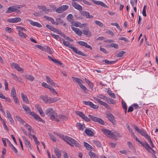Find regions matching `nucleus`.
Listing matches in <instances>:
<instances>
[{"label":"nucleus","mask_w":158,"mask_h":158,"mask_svg":"<svg viewBox=\"0 0 158 158\" xmlns=\"http://www.w3.org/2000/svg\"><path fill=\"white\" fill-rule=\"evenodd\" d=\"M46 27L52 31H53L54 29H55V27H54L49 24H47Z\"/></svg>","instance_id":"nucleus-47"},{"label":"nucleus","mask_w":158,"mask_h":158,"mask_svg":"<svg viewBox=\"0 0 158 158\" xmlns=\"http://www.w3.org/2000/svg\"><path fill=\"white\" fill-rule=\"evenodd\" d=\"M122 105L123 106V109L124 110L125 114H126L127 113V106L125 102L123 101L122 102Z\"/></svg>","instance_id":"nucleus-37"},{"label":"nucleus","mask_w":158,"mask_h":158,"mask_svg":"<svg viewBox=\"0 0 158 158\" xmlns=\"http://www.w3.org/2000/svg\"><path fill=\"white\" fill-rule=\"evenodd\" d=\"M63 44L67 47L69 46V45L70 44V43L68 41H65L64 40H63Z\"/></svg>","instance_id":"nucleus-62"},{"label":"nucleus","mask_w":158,"mask_h":158,"mask_svg":"<svg viewBox=\"0 0 158 158\" xmlns=\"http://www.w3.org/2000/svg\"><path fill=\"white\" fill-rule=\"evenodd\" d=\"M95 23L97 25L101 27H102L104 26L103 24L99 21L95 20Z\"/></svg>","instance_id":"nucleus-51"},{"label":"nucleus","mask_w":158,"mask_h":158,"mask_svg":"<svg viewBox=\"0 0 158 158\" xmlns=\"http://www.w3.org/2000/svg\"><path fill=\"white\" fill-rule=\"evenodd\" d=\"M76 126L78 127L79 130H83L85 127L84 124H82L80 123H77Z\"/></svg>","instance_id":"nucleus-26"},{"label":"nucleus","mask_w":158,"mask_h":158,"mask_svg":"<svg viewBox=\"0 0 158 158\" xmlns=\"http://www.w3.org/2000/svg\"><path fill=\"white\" fill-rule=\"evenodd\" d=\"M18 31V34L19 36H20L21 37L23 38H25L27 37V35L26 34L21 31L20 30H19Z\"/></svg>","instance_id":"nucleus-39"},{"label":"nucleus","mask_w":158,"mask_h":158,"mask_svg":"<svg viewBox=\"0 0 158 158\" xmlns=\"http://www.w3.org/2000/svg\"><path fill=\"white\" fill-rule=\"evenodd\" d=\"M48 57L49 59L51 60L53 62L55 63L56 64L60 66H61L62 65V64L60 62V61H58V60H57L56 59H53L52 57L49 56H48Z\"/></svg>","instance_id":"nucleus-17"},{"label":"nucleus","mask_w":158,"mask_h":158,"mask_svg":"<svg viewBox=\"0 0 158 158\" xmlns=\"http://www.w3.org/2000/svg\"><path fill=\"white\" fill-rule=\"evenodd\" d=\"M94 100L97 101L100 105L104 106L106 108L108 109L110 108V106L106 103L101 101L100 99H99L98 98H95Z\"/></svg>","instance_id":"nucleus-12"},{"label":"nucleus","mask_w":158,"mask_h":158,"mask_svg":"<svg viewBox=\"0 0 158 158\" xmlns=\"http://www.w3.org/2000/svg\"><path fill=\"white\" fill-rule=\"evenodd\" d=\"M7 21L10 23H15L19 22L21 20V19L19 17L13 18H9L6 19Z\"/></svg>","instance_id":"nucleus-10"},{"label":"nucleus","mask_w":158,"mask_h":158,"mask_svg":"<svg viewBox=\"0 0 158 158\" xmlns=\"http://www.w3.org/2000/svg\"><path fill=\"white\" fill-rule=\"evenodd\" d=\"M56 11L58 13H61L63 12V11L60 7L57 8L56 10Z\"/></svg>","instance_id":"nucleus-61"},{"label":"nucleus","mask_w":158,"mask_h":158,"mask_svg":"<svg viewBox=\"0 0 158 158\" xmlns=\"http://www.w3.org/2000/svg\"><path fill=\"white\" fill-rule=\"evenodd\" d=\"M72 79L75 81L76 82L78 83L79 85L81 84V82H82V80L81 79L74 77H72Z\"/></svg>","instance_id":"nucleus-27"},{"label":"nucleus","mask_w":158,"mask_h":158,"mask_svg":"<svg viewBox=\"0 0 158 158\" xmlns=\"http://www.w3.org/2000/svg\"><path fill=\"white\" fill-rule=\"evenodd\" d=\"M91 104L90 105V107L94 109H98V106L97 105L94 104L93 103L91 102Z\"/></svg>","instance_id":"nucleus-56"},{"label":"nucleus","mask_w":158,"mask_h":158,"mask_svg":"<svg viewBox=\"0 0 158 158\" xmlns=\"http://www.w3.org/2000/svg\"><path fill=\"white\" fill-rule=\"evenodd\" d=\"M21 97L23 101L26 103H29V101L26 96H25L23 93H21Z\"/></svg>","instance_id":"nucleus-21"},{"label":"nucleus","mask_w":158,"mask_h":158,"mask_svg":"<svg viewBox=\"0 0 158 158\" xmlns=\"http://www.w3.org/2000/svg\"><path fill=\"white\" fill-rule=\"evenodd\" d=\"M94 143L98 147H101V144L100 142L97 140H94L93 141Z\"/></svg>","instance_id":"nucleus-48"},{"label":"nucleus","mask_w":158,"mask_h":158,"mask_svg":"<svg viewBox=\"0 0 158 158\" xmlns=\"http://www.w3.org/2000/svg\"><path fill=\"white\" fill-rule=\"evenodd\" d=\"M116 61H109L106 59L102 60V62H105L106 64H111L115 63Z\"/></svg>","instance_id":"nucleus-33"},{"label":"nucleus","mask_w":158,"mask_h":158,"mask_svg":"<svg viewBox=\"0 0 158 158\" xmlns=\"http://www.w3.org/2000/svg\"><path fill=\"white\" fill-rule=\"evenodd\" d=\"M48 21H51L53 24L56 25H57L58 24V23L57 22H55L54 19L50 17V18H49Z\"/></svg>","instance_id":"nucleus-54"},{"label":"nucleus","mask_w":158,"mask_h":158,"mask_svg":"<svg viewBox=\"0 0 158 158\" xmlns=\"http://www.w3.org/2000/svg\"><path fill=\"white\" fill-rule=\"evenodd\" d=\"M107 97L105 96H104L102 94L98 95L97 96V97H94V99L95 98H98L99 99H101L105 100H106Z\"/></svg>","instance_id":"nucleus-35"},{"label":"nucleus","mask_w":158,"mask_h":158,"mask_svg":"<svg viewBox=\"0 0 158 158\" xmlns=\"http://www.w3.org/2000/svg\"><path fill=\"white\" fill-rule=\"evenodd\" d=\"M25 77L31 81H33L34 79V77L31 75H27L25 76Z\"/></svg>","instance_id":"nucleus-38"},{"label":"nucleus","mask_w":158,"mask_h":158,"mask_svg":"<svg viewBox=\"0 0 158 158\" xmlns=\"http://www.w3.org/2000/svg\"><path fill=\"white\" fill-rule=\"evenodd\" d=\"M133 127L141 135L143 136L146 139H147L150 137L147 132L143 129H139L135 125H133Z\"/></svg>","instance_id":"nucleus-6"},{"label":"nucleus","mask_w":158,"mask_h":158,"mask_svg":"<svg viewBox=\"0 0 158 158\" xmlns=\"http://www.w3.org/2000/svg\"><path fill=\"white\" fill-rule=\"evenodd\" d=\"M67 119V117L65 116L62 114H59L58 115V117L57 119L59 120V121L57 122H60L62 120H66Z\"/></svg>","instance_id":"nucleus-23"},{"label":"nucleus","mask_w":158,"mask_h":158,"mask_svg":"<svg viewBox=\"0 0 158 158\" xmlns=\"http://www.w3.org/2000/svg\"><path fill=\"white\" fill-rule=\"evenodd\" d=\"M140 143L147 150H149V148L150 146L148 144L146 141L144 142H140Z\"/></svg>","instance_id":"nucleus-24"},{"label":"nucleus","mask_w":158,"mask_h":158,"mask_svg":"<svg viewBox=\"0 0 158 158\" xmlns=\"http://www.w3.org/2000/svg\"><path fill=\"white\" fill-rule=\"evenodd\" d=\"M81 15L82 16H85L87 19L92 18L93 16L92 15H90L89 13L87 11H83L81 13Z\"/></svg>","instance_id":"nucleus-14"},{"label":"nucleus","mask_w":158,"mask_h":158,"mask_svg":"<svg viewBox=\"0 0 158 158\" xmlns=\"http://www.w3.org/2000/svg\"><path fill=\"white\" fill-rule=\"evenodd\" d=\"M74 52L76 53L77 54H78L79 55H80L83 56H87L86 55L84 54L82 52L80 51H77H77L75 52L74 51Z\"/></svg>","instance_id":"nucleus-44"},{"label":"nucleus","mask_w":158,"mask_h":158,"mask_svg":"<svg viewBox=\"0 0 158 158\" xmlns=\"http://www.w3.org/2000/svg\"><path fill=\"white\" fill-rule=\"evenodd\" d=\"M75 113L81 117L82 118L84 116V114L82 112L79 111H76Z\"/></svg>","instance_id":"nucleus-43"},{"label":"nucleus","mask_w":158,"mask_h":158,"mask_svg":"<svg viewBox=\"0 0 158 158\" xmlns=\"http://www.w3.org/2000/svg\"><path fill=\"white\" fill-rule=\"evenodd\" d=\"M55 152L57 156V158H60L61 156V153L60 152L59 150L57 148H55L54 149Z\"/></svg>","instance_id":"nucleus-25"},{"label":"nucleus","mask_w":158,"mask_h":158,"mask_svg":"<svg viewBox=\"0 0 158 158\" xmlns=\"http://www.w3.org/2000/svg\"><path fill=\"white\" fill-rule=\"evenodd\" d=\"M107 117L109 120L112 123H114L115 121L113 115L111 114H107Z\"/></svg>","instance_id":"nucleus-19"},{"label":"nucleus","mask_w":158,"mask_h":158,"mask_svg":"<svg viewBox=\"0 0 158 158\" xmlns=\"http://www.w3.org/2000/svg\"><path fill=\"white\" fill-rule=\"evenodd\" d=\"M106 101L109 103L114 104L115 103L114 100L107 97V98H106Z\"/></svg>","instance_id":"nucleus-36"},{"label":"nucleus","mask_w":158,"mask_h":158,"mask_svg":"<svg viewBox=\"0 0 158 158\" xmlns=\"http://www.w3.org/2000/svg\"><path fill=\"white\" fill-rule=\"evenodd\" d=\"M137 0H131L130 2L132 6L134 7L135 5H136Z\"/></svg>","instance_id":"nucleus-55"},{"label":"nucleus","mask_w":158,"mask_h":158,"mask_svg":"<svg viewBox=\"0 0 158 158\" xmlns=\"http://www.w3.org/2000/svg\"><path fill=\"white\" fill-rule=\"evenodd\" d=\"M84 145L87 150H91L93 148L92 147L86 142H84Z\"/></svg>","instance_id":"nucleus-31"},{"label":"nucleus","mask_w":158,"mask_h":158,"mask_svg":"<svg viewBox=\"0 0 158 158\" xmlns=\"http://www.w3.org/2000/svg\"><path fill=\"white\" fill-rule=\"evenodd\" d=\"M85 82L88 84L90 88L92 89L93 88V83L86 78H85Z\"/></svg>","instance_id":"nucleus-34"},{"label":"nucleus","mask_w":158,"mask_h":158,"mask_svg":"<svg viewBox=\"0 0 158 158\" xmlns=\"http://www.w3.org/2000/svg\"><path fill=\"white\" fill-rule=\"evenodd\" d=\"M16 118L18 121H19L20 122H21L23 124H24V123H25V122H24V120L19 117L18 116H16Z\"/></svg>","instance_id":"nucleus-53"},{"label":"nucleus","mask_w":158,"mask_h":158,"mask_svg":"<svg viewBox=\"0 0 158 158\" xmlns=\"http://www.w3.org/2000/svg\"><path fill=\"white\" fill-rule=\"evenodd\" d=\"M22 107L27 114L31 115L36 120L42 122L43 123H45V121L43 120L36 113L33 112H31L30 108L28 106L24 105H23Z\"/></svg>","instance_id":"nucleus-1"},{"label":"nucleus","mask_w":158,"mask_h":158,"mask_svg":"<svg viewBox=\"0 0 158 158\" xmlns=\"http://www.w3.org/2000/svg\"><path fill=\"white\" fill-rule=\"evenodd\" d=\"M101 130L106 135H110L112 137H113L114 138H115L116 136H118V133H114L115 135L113 133H112L111 131L106 129H102Z\"/></svg>","instance_id":"nucleus-8"},{"label":"nucleus","mask_w":158,"mask_h":158,"mask_svg":"<svg viewBox=\"0 0 158 158\" xmlns=\"http://www.w3.org/2000/svg\"><path fill=\"white\" fill-rule=\"evenodd\" d=\"M67 19L68 21L72 23L74 20V18L72 14H69L67 16Z\"/></svg>","instance_id":"nucleus-30"},{"label":"nucleus","mask_w":158,"mask_h":158,"mask_svg":"<svg viewBox=\"0 0 158 158\" xmlns=\"http://www.w3.org/2000/svg\"><path fill=\"white\" fill-rule=\"evenodd\" d=\"M88 116L90 119L93 121L98 123L102 125H104L105 124L104 121L101 118L94 116L89 115Z\"/></svg>","instance_id":"nucleus-7"},{"label":"nucleus","mask_w":158,"mask_h":158,"mask_svg":"<svg viewBox=\"0 0 158 158\" xmlns=\"http://www.w3.org/2000/svg\"><path fill=\"white\" fill-rule=\"evenodd\" d=\"M51 93L54 95L58 96V94L56 90L52 87H50L49 89Z\"/></svg>","instance_id":"nucleus-29"},{"label":"nucleus","mask_w":158,"mask_h":158,"mask_svg":"<svg viewBox=\"0 0 158 158\" xmlns=\"http://www.w3.org/2000/svg\"><path fill=\"white\" fill-rule=\"evenodd\" d=\"M29 22L30 23L34 26H36L38 27H41L42 26L41 24L37 22H34L31 20H29Z\"/></svg>","instance_id":"nucleus-18"},{"label":"nucleus","mask_w":158,"mask_h":158,"mask_svg":"<svg viewBox=\"0 0 158 158\" xmlns=\"http://www.w3.org/2000/svg\"><path fill=\"white\" fill-rule=\"evenodd\" d=\"M45 113L46 115L50 117L51 119L56 121H59V120L57 119L58 115L54 111L52 108H50L47 109L46 110Z\"/></svg>","instance_id":"nucleus-3"},{"label":"nucleus","mask_w":158,"mask_h":158,"mask_svg":"<svg viewBox=\"0 0 158 158\" xmlns=\"http://www.w3.org/2000/svg\"><path fill=\"white\" fill-rule=\"evenodd\" d=\"M79 86L81 87V88L85 92L86 90H87V89L85 86V85H83L82 83L80 84Z\"/></svg>","instance_id":"nucleus-60"},{"label":"nucleus","mask_w":158,"mask_h":158,"mask_svg":"<svg viewBox=\"0 0 158 158\" xmlns=\"http://www.w3.org/2000/svg\"><path fill=\"white\" fill-rule=\"evenodd\" d=\"M48 135L49 136H50L51 139L53 141H54V142H55L56 141V139L55 138L54 136L51 134V133H48Z\"/></svg>","instance_id":"nucleus-52"},{"label":"nucleus","mask_w":158,"mask_h":158,"mask_svg":"<svg viewBox=\"0 0 158 158\" xmlns=\"http://www.w3.org/2000/svg\"><path fill=\"white\" fill-rule=\"evenodd\" d=\"M72 5L75 9L79 10L80 11H81L82 10V7L77 3L75 2H72Z\"/></svg>","instance_id":"nucleus-13"},{"label":"nucleus","mask_w":158,"mask_h":158,"mask_svg":"<svg viewBox=\"0 0 158 158\" xmlns=\"http://www.w3.org/2000/svg\"><path fill=\"white\" fill-rule=\"evenodd\" d=\"M68 47L69 48H71L72 49V50L73 52L74 51H75V52L77 51V48L74 47H73L72 44H70V45L69 44V46H68Z\"/></svg>","instance_id":"nucleus-59"},{"label":"nucleus","mask_w":158,"mask_h":158,"mask_svg":"<svg viewBox=\"0 0 158 158\" xmlns=\"http://www.w3.org/2000/svg\"><path fill=\"white\" fill-rule=\"evenodd\" d=\"M85 133L88 135L90 136H93L94 134L93 132L90 130L86 129L85 130Z\"/></svg>","instance_id":"nucleus-32"},{"label":"nucleus","mask_w":158,"mask_h":158,"mask_svg":"<svg viewBox=\"0 0 158 158\" xmlns=\"http://www.w3.org/2000/svg\"><path fill=\"white\" fill-rule=\"evenodd\" d=\"M45 77L46 81L48 83L50 84L52 86H53L55 87H58V85L56 84L49 77L46 76Z\"/></svg>","instance_id":"nucleus-11"},{"label":"nucleus","mask_w":158,"mask_h":158,"mask_svg":"<svg viewBox=\"0 0 158 158\" xmlns=\"http://www.w3.org/2000/svg\"><path fill=\"white\" fill-rule=\"evenodd\" d=\"M5 31L8 33H10L13 31V30L11 28L9 27H6L5 28Z\"/></svg>","instance_id":"nucleus-46"},{"label":"nucleus","mask_w":158,"mask_h":158,"mask_svg":"<svg viewBox=\"0 0 158 158\" xmlns=\"http://www.w3.org/2000/svg\"><path fill=\"white\" fill-rule=\"evenodd\" d=\"M36 46L42 51L44 52H47L50 54H51L52 53L50 48L47 46L43 47L40 45H36Z\"/></svg>","instance_id":"nucleus-9"},{"label":"nucleus","mask_w":158,"mask_h":158,"mask_svg":"<svg viewBox=\"0 0 158 158\" xmlns=\"http://www.w3.org/2000/svg\"><path fill=\"white\" fill-rule=\"evenodd\" d=\"M40 98L46 103H50L55 102L60 100V98H48L46 96H41Z\"/></svg>","instance_id":"nucleus-5"},{"label":"nucleus","mask_w":158,"mask_h":158,"mask_svg":"<svg viewBox=\"0 0 158 158\" xmlns=\"http://www.w3.org/2000/svg\"><path fill=\"white\" fill-rule=\"evenodd\" d=\"M83 34L87 37H90L91 35V32L88 28H85L82 31Z\"/></svg>","instance_id":"nucleus-16"},{"label":"nucleus","mask_w":158,"mask_h":158,"mask_svg":"<svg viewBox=\"0 0 158 158\" xmlns=\"http://www.w3.org/2000/svg\"><path fill=\"white\" fill-rule=\"evenodd\" d=\"M4 83L5 85V89L8 90V83L6 80H5Z\"/></svg>","instance_id":"nucleus-63"},{"label":"nucleus","mask_w":158,"mask_h":158,"mask_svg":"<svg viewBox=\"0 0 158 158\" xmlns=\"http://www.w3.org/2000/svg\"><path fill=\"white\" fill-rule=\"evenodd\" d=\"M63 12L67 10L68 9L69 7V6L66 5H62L60 6Z\"/></svg>","instance_id":"nucleus-45"},{"label":"nucleus","mask_w":158,"mask_h":158,"mask_svg":"<svg viewBox=\"0 0 158 158\" xmlns=\"http://www.w3.org/2000/svg\"><path fill=\"white\" fill-rule=\"evenodd\" d=\"M41 85L43 87L48 88V89H49V88L50 86H48V85L46 83H45L44 82H42L41 83Z\"/></svg>","instance_id":"nucleus-58"},{"label":"nucleus","mask_w":158,"mask_h":158,"mask_svg":"<svg viewBox=\"0 0 158 158\" xmlns=\"http://www.w3.org/2000/svg\"><path fill=\"white\" fill-rule=\"evenodd\" d=\"M37 110L40 113V115L43 117L45 116L44 113L43 112V110L41 107L38 105H37L35 106Z\"/></svg>","instance_id":"nucleus-22"},{"label":"nucleus","mask_w":158,"mask_h":158,"mask_svg":"<svg viewBox=\"0 0 158 158\" xmlns=\"http://www.w3.org/2000/svg\"><path fill=\"white\" fill-rule=\"evenodd\" d=\"M108 93L109 95L111 97H112V98H116L114 94V93H112L111 92H108Z\"/></svg>","instance_id":"nucleus-64"},{"label":"nucleus","mask_w":158,"mask_h":158,"mask_svg":"<svg viewBox=\"0 0 158 158\" xmlns=\"http://www.w3.org/2000/svg\"><path fill=\"white\" fill-rule=\"evenodd\" d=\"M126 53V52L123 51H119L118 52V54H117L116 56L118 57H122L123 55Z\"/></svg>","instance_id":"nucleus-40"},{"label":"nucleus","mask_w":158,"mask_h":158,"mask_svg":"<svg viewBox=\"0 0 158 158\" xmlns=\"http://www.w3.org/2000/svg\"><path fill=\"white\" fill-rule=\"evenodd\" d=\"M23 6L21 5H14L9 7L6 11L5 12L6 13H9L12 12H15L20 11L19 9L21 8Z\"/></svg>","instance_id":"nucleus-4"},{"label":"nucleus","mask_w":158,"mask_h":158,"mask_svg":"<svg viewBox=\"0 0 158 158\" xmlns=\"http://www.w3.org/2000/svg\"><path fill=\"white\" fill-rule=\"evenodd\" d=\"M147 139L148 140V142L150 144L152 148H154V145L152 142V140L151 139L150 137L148 138Z\"/></svg>","instance_id":"nucleus-57"},{"label":"nucleus","mask_w":158,"mask_h":158,"mask_svg":"<svg viewBox=\"0 0 158 158\" xmlns=\"http://www.w3.org/2000/svg\"><path fill=\"white\" fill-rule=\"evenodd\" d=\"M12 65L14 66L15 69L18 71H23L22 69L17 64L13 62L12 63Z\"/></svg>","instance_id":"nucleus-20"},{"label":"nucleus","mask_w":158,"mask_h":158,"mask_svg":"<svg viewBox=\"0 0 158 158\" xmlns=\"http://www.w3.org/2000/svg\"><path fill=\"white\" fill-rule=\"evenodd\" d=\"M51 35L56 40H58L59 39V40H60L61 39L60 38L59 36L58 35H56L53 33L51 34Z\"/></svg>","instance_id":"nucleus-49"},{"label":"nucleus","mask_w":158,"mask_h":158,"mask_svg":"<svg viewBox=\"0 0 158 158\" xmlns=\"http://www.w3.org/2000/svg\"><path fill=\"white\" fill-rule=\"evenodd\" d=\"M11 94L12 95L13 98L16 96L15 89L14 87H13L11 90Z\"/></svg>","instance_id":"nucleus-41"},{"label":"nucleus","mask_w":158,"mask_h":158,"mask_svg":"<svg viewBox=\"0 0 158 158\" xmlns=\"http://www.w3.org/2000/svg\"><path fill=\"white\" fill-rule=\"evenodd\" d=\"M62 137L63 138V140L70 146L72 147L75 146L79 148L81 147V145L78 143L77 141L72 138L67 136L65 137L62 136Z\"/></svg>","instance_id":"nucleus-2"},{"label":"nucleus","mask_w":158,"mask_h":158,"mask_svg":"<svg viewBox=\"0 0 158 158\" xmlns=\"http://www.w3.org/2000/svg\"><path fill=\"white\" fill-rule=\"evenodd\" d=\"M89 155L91 158H98L97 154L91 151L89 152Z\"/></svg>","instance_id":"nucleus-28"},{"label":"nucleus","mask_w":158,"mask_h":158,"mask_svg":"<svg viewBox=\"0 0 158 158\" xmlns=\"http://www.w3.org/2000/svg\"><path fill=\"white\" fill-rule=\"evenodd\" d=\"M109 46L110 47L114 48L116 49H118V44L115 43H111L109 45Z\"/></svg>","instance_id":"nucleus-42"},{"label":"nucleus","mask_w":158,"mask_h":158,"mask_svg":"<svg viewBox=\"0 0 158 158\" xmlns=\"http://www.w3.org/2000/svg\"><path fill=\"white\" fill-rule=\"evenodd\" d=\"M11 75L12 76L13 79L16 81H19V79H20L18 76L13 73L11 74Z\"/></svg>","instance_id":"nucleus-50"},{"label":"nucleus","mask_w":158,"mask_h":158,"mask_svg":"<svg viewBox=\"0 0 158 158\" xmlns=\"http://www.w3.org/2000/svg\"><path fill=\"white\" fill-rule=\"evenodd\" d=\"M92 2L96 5H100L101 6H104L105 7H108L102 2L99 1H96L95 0H91Z\"/></svg>","instance_id":"nucleus-15"}]
</instances>
